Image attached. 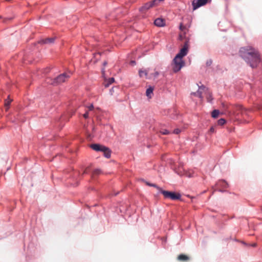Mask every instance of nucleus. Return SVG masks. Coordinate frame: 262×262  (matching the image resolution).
Segmentation results:
<instances>
[{"instance_id": "nucleus-2", "label": "nucleus", "mask_w": 262, "mask_h": 262, "mask_svg": "<svg viewBox=\"0 0 262 262\" xmlns=\"http://www.w3.org/2000/svg\"><path fill=\"white\" fill-rule=\"evenodd\" d=\"M90 147L95 151L103 152L104 156L106 158L111 157V151L108 147L99 144H91Z\"/></svg>"}, {"instance_id": "nucleus-10", "label": "nucleus", "mask_w": 262, "mask_h": 262, "mask_svg": "<svg viewBox=\"0 0 262 262\" xmlns=\"http://www.w3.org/2000/svg\"><path fill=\"white\" fill-rule=\"evenodd\" d=\"M150 71H151V69L149 68L145 70H140L139 71V76L142 77L144 75L146 78H147L149 76V73Z\"/></svg>"}, {"instance_id": "nucleus-14", "label": "nucleus", "mask_w": 262, "mask_h": 262, "mask_svg": "<svg viewBox=\"0 0 262 262\" xmlns=\"http://www.w3.org/2000/svg\"><path fill=\"white\" fill-rule=\"evenodd\" d=\"M178 260L182 261H187L189 260V257L186 255L181 254L178 256Z\"/></svg>"}, {"instance_id": "nucleus-33", "label": "nucleus", "mask_w": 262, "mask_h": 262, "mask_svg": "<svg viewBox=\"0 0 262 262\" xmlns=\"http://www.w3.org/2000/svg\"><path fill=\"white\" fill-rule=\"evenodd\" d=\"M106 64H107V62H106V61H104V62H103V65L105 66H106Z\"/></svg>"}, {"instance_id": "nucleus-38", "label": "nucleus", "mask_w": 262, "mask_h": 262, "mask_svg": "<svg viewBox=\"0 0 262 262\" xmlns=\"http://www.w3.org/2000/svg\"><path fill=\"white\" fill-rule=\"evenodd\" d=\"M261 211H262V207L261 208Z\"/></svg>"}, {"instance_id": "nucleus-32", "label": "nucleus", "mask_w": 262, "mask_h": 262, "mask_svg": "<svg viewBox=\"0 0 262 262\" xmlns=\"http://www.w3.org/2000/svg\"><path fill=\"white\" fill-rule=\"evenodd\" d=\"M146 184L148 186H152V184L151 183H150L149 182H146Z\"/></svg>"}, {"instance_id": "nucleus-20", "label": "nucleus", "mask_w": 262, "mask_h": 262, "mask_svg": "<svg viewBox=\"0 0 262 262\" xmlns=\"http://www.w3.org/2000/svg\"><path fill=\"white\" fill-rule=\"evenodd\" d=\"M220 114L219 111L217 110H214L212 111L211 113V116L213 118H216L219 116V115Z\"/></svg>"}, {"instance_id": "nucleus-9", "label": "nucleus", "mask_w": 262, "mask_h": 262, "mask_svg": "<svg viewBox=\"0 0 262 262\" xmlns=\"http://www.w3.org/2000/svg\"><path fill=\"white\" fill-rule=\"evenodd\" d=\"M209 0H198L196 2L193 1L192 3L193 10L200 7L205 5Z\"/></svg>"}, {"instance_id": "nucleus-17", "label": "nucleus", "mask_w": 262, "mask_h": 262, "mask_svg": "<svg viewBox=\"0 0 262 262\" xmlns=\"http://www.w3.org/2000/svg\"><path fill=\"white\" fill-rule=\"evenodd\" d=\"M114 78H109L108 80H105L104 82V85L105 88L108 87L110 84L114 82Z\"/></svg>"}, {"instance_id": "nucleus-30", "label": "nucleus", "mask_w": 262, "mask_h": 262, "mask_svg": "<svg viewBox=\"0 0 262 262\" xmlns=\"http://www.w3.org/2000/svg\"><path fill=\"white\" fill-rule=\"evenodd\" d=\"M94 108V106L93 104L90 105L88 106L89 111H92Z\"/></svg>"}, {"instance_id": "nucleus-25", "label": "nucleus", "mask_w": 262, "mask_h": 262, "mask_svg": "<svg viewBox=\"0 0 262 262\" xmlns=\"http://www.w3.org/2000/svg\"><path fill=\"white\" fill-rule=\"evenodd\" d=\"M152 187H154L155 188H156L161 193L162 192L163 189L159 187L158 186H157L156 184H152Z\"/></svg>"}, {"instance_id": "nucleus-24", "label": "nucleus", "mask_w": 262, "mask_h": 262, "mask_svg": "<svg viewBox=\"0 0 262 262\" xmlns=\"http://www.w3.org/2000/svg\"><path fill=\"white\" fill-rule=\"evenodd\" d=\"M160 133L162 135H168L169 134V132L167 129H161Z\"/></svg>"}, {"instance_id": "nucleus-19", "label": "nucleus", "mask_w": 262, "mask_h": 262, "mask_svg": "<svg viewBox=\"0 0 262 262\" xmlns=\"http://www.w3.org/2000/svg\"><path fill=\"white\" fill-rule=\"evenodd\" d=\"M217 185H219V186H222L224 188H227L228 187V183L224 180H222V181H220L219 182H218L217 183Z\"/></svg>"}, {"instance_id": "nucleus-6", "label": "nucleus", "mask_w": 262, "mask_h": 262, "mask_svg": "<svg viewBox=\"0 0 262 262\" xmlns=\"http://www.w3.org/2000/svg\"><path fill=\"white\" fill-rule=\"evenodd\" d=\"M161 193L164 195L166 199H170L172 200H180L181 198V194L177 193L174 192H171L163 190Z\"/></svg>"}, {"instance_id": "nucleus-34", "label": "nucleus", "mask_w": 262, "mask_h": 262, "mask_svg": "<svg viewBox=\"0 0 262 262\" xmlns=\"http://www.w3.org/2000/svg\"><path fill=\"white\" fill-rule=\"evenodd\" d=\"M256 246V244H255V243L252 245V246H253V247H255Z\"/></svg>"}, {"instance_id": "nucleus-36", "label": "nucleus", "mask_w": 262, "mask_h": 262, "mask_svg": "<svg viewBox=\"0 0 262 262\" xmlns=\"http://www.w3.org/2000/svg\"><path fill=\"white\" fill-rule=\"evenodd\" d=\"M211 61H210V62H207V64H211Z\"/></svg>"}, {"instance_id": "nucleus-11", "label": "nucleus", "mask_w": 262, "mask_h": 262, "mask_svg": "<svg viewBox=\"0 0 262 262\" xmlns=\"http://www.w3.org/2000/svg\"><path fill=\"white\" fill-rule=\"evenodd\" d=\"M154 24L158 27H163L165 26V20L162 18H158L155 20Z\"/></svg>"}, {"instance_id": "nucleus-15", "label": "nucleus", "mask_w": 262, "mask_h": 262, "mask_svg": "<svg viewBox=\"0 0 262 262\" xmlns=\"http://www.w3.org/2000/svg\"><path fill=\"white\" fill-rule=\"evenodd\" d=\"M12 101V99H10L9 96L8 97V98L5 99V107L6 108V111H7L9 108L10 104L11 102Z\"/></svg>"}, {"instance_id": "nucleus-23", "label": "nucleus", "mask_w": 262, "mask_h": 262, "mask_svg": "<svg viewBox=\"0 0 262 262\" xmlns=\"http://www.w3.org/2000/svg\"><path fill=\"white\" fill-rule=\"evenodd\" d=\"M179 39L181 40H183L185 37V32L184 31L183 33H180L179 34Z\"/></svg>"}, {"instance_id": "nucleus-29", "label": "nucleus", "mask_w": 262, "mask_h": 262, "mask_svg": "<svg viewBox=\"0 0 262 262\" xmlns=\"http://www.w3.org/2000/svg\"><path fill=\"white\" fill-rule=\"evenodd\" d=\"M180 132V130L179 129H176L173 130V133L175 134H178Z\"/></svg>"}, {"instance_id": "nucleus-8", "label": "nucleus", "mask_w": 262, "mask_h": 262, "mask_svg": "<svg viewBox=\"0 0 262 262\" xmlns=\"http://www.w3.org/2000/svg\"><path fill=\"white\" fill-rule=\"evenodd\" d=\"M189 47V41L187 40L185 41L183 47L180 50L179 53L176 56L181 58L186 56L188 53Z\"/></svg>"}, {"instance_id": "nucleus-12", "label": "nucleus", "mask_w": 262, "mask_h": 262, "mask_svg": "<svg viewBox=\"0 0 262 262\" xmlns=\"http://www.w3.org/2000/svg\"><path fill=\"white\" fill-rule=\"evenodd\" d=\"M159 75V72L156 71L155 69L154 70L153 72H151V71L149 73V76L147 77L148 79H155L158 77Z\"/></svg>"}, {"instance_id": "nucleus-27", "label": "nucleus", "mask_w": 262, "mask_h": 262, "mask_svg": "<svg viewBox=\"0 0 262 262\" xmlns=\"http://www.w3.org/2000/svg\"><path fill=\"white\" fill-rule=\"evenodd\" d=\"M180 29L181 30V31H184L186 29V28L185 26H184L182 24H181L180 25Z\"/></svg>"}, {"instance_id": "nucleus-21", "label": "nucleus", "mask_w": 262, "mask_h": 262, "mask_svg": "<svg viewBox=\"0 0 262 262\" xmlns=\"http://www.w3.org/2000/svg\"><path fill=\"white\" fill-rule=\"evenodd\" d=\"M101 173V171L100 169H96L94 170V171H93L92 177L94 178L95 176L100 174Z\"/></svg>"}, {"instance_id": "nucleus-7", "label": "nucleus", "mask_w": 262, "mask_h": 262, "mask_svg": "<svg viewBox=\"0 0 262 262\" xmlns=\"http://www.w3.org/2000/svg\"><path fill=\"white\" fill-rule=\"evenodd\" d=\"M158 4V0H152L151 2H149L145 4L142 7L140 8V11L142 12H145L147 10L149 9L150 8L157 5Z\"/></svg>"}, {"instance_id": "nucleus-4", "label": "nucleus", "mask_w": 262, "mask_h": 262, "mask_svg": "<svg viewBox=\"0 0 262 262\" xmlns=\"http://www.w3.org/2000/svg\"><path fill=\"white\" fill-rule=\"evenodd\" d=\"M222 106L227 110V113L230 116L236 115L237 114L236 112L242 109V107L240 105L233 106L230 105L228 106L224 103L222 104Z\"/></svg>"}, {"instance_id": "nucleus-31", "label": "nucleus", "mask_w": 262, "mask_h": 262, "mask_svg": "<svg viewBox=\"0 0 262 262\" xmlns=\"http://www.w3.org/2000/svg\"><path fill=\"white\" fill-rule=\"evenodd\" d=\"M209 132L211 133H213L214 132V128L213 127H211L209 129Z\"/></svg>"}, {"instance_id": "nucleus-5", "label": "nucleus", "mask_w": 262, "mask_h": 262, "mask_svg": "<svg viewBox=\"0 0 262 262\" xmlns=\"http://www.w3.org/2000/svg\"><path fill=\"white\" fill-rule=\"evenodd\" d=\"M182 58H183L176 56L173 59L172 69L174 72H178L184 66L185 62L182 60Z\"/></svg>"}, {"instance_id": "nucleus-3", "label": "nucleus", "mask_w": 262, "mask_h": 262, "mask_svg": "<svg viewBox=\"0 0 262 262\" xmlns=\"http://www.w3.org/2000/svg\"><path fill=\"white\" fill-rule=\"evenodd\" d=\"M70 77V74L63 73L54 79H48V83L53 85H58L66 82Z\"/></svg>"}, {"instance_id": "nucleus-28", "label": "nucleus", "mask_w": 262, "mask_h": 262, "mask_svg": "<svg viewBox=\"0 0 262 262\" xmlns=\"http://www.w3.org/2000/svg\"><path fill=\"white\" fill-rule=\"evenodd\" d=\"M83 117L85 119H86L89 117V113L88 111L86 112V113L83 114Z\"/></svg>"}, {"instance_id": "nucleus-1", "label": "nucleus", "mask_w": 262, "mask_h": 262, "mask_svg": "<svg viewBox=\"0 0 262 262\" xmlns=\"http://www.w3.org/2000/svg\"><path fill=\"white\" fill-rule=\"evenodd\" d=\"M241 56L252 68L257 66L260 62V55L258 51L251 46L241 48L239 50Z\"/></svg>"}, {"instance_id": "nucleus-37", "label": "nucleus", "mask_w": 262, "mask_h": 262, "mask_svg": "<svg viewBox=\"0 0 262 262\" xmlns=\"http://www.w3.org/2000/svg\"><path fill=\"white\" fill-rule=\"evenodd\" d=\"M211 61H210V62H207V64H211Z\"/></svg>"}, {"instance_id": "nucleus-16", "label": "nucleus", "mask_w": 262, "mask_h": 262, "mask_svg": "<svg viewBox=\"0 0 262 262\" xmlns=\"http://www.w3.org/2000/svg\"><path fill=\"white\" fill-rule=\"evenodd\" d=\"M54 38H47L40 41V43L50 44L54 42Z\"/></svg>"}, {"instance_id": "nucleus-26", "label": "nucleus", "mask_w": 262, "mask_h": 262, "mask_svg": "<svg viewBox=\"0 0 262 262\" xmlns=\"http://www.w3.org/2000/svg\"><path fill=\"white\" fill-rule=\"evenodd\" d=\"M206 98L208 102H211V100H212V96L210 94H208L206 96Z\"/></svg>"}, {"instance_id": "nucleus-18", "label": "nucleus", "mask_w": 262, "mask_h": 262, "mask_svg": "<svg viewBox=\"0 0 262 262\" xmlns=\"http://www.w3.org/2000/svg\"><path fill=\"white\" fill-rule=\"evenodd\" d=\"M153 90L154 89L151 87H150L146 90V95L148 98H151L152 95L153 94Z\"/></svg>"}, {"instance_id": "nucleus-35", "label": "nucleus", "mask_w": 262, "mask_h": 262, "mask_svg": "<svg viewBox=\"0 0 262 262\" xmlns=\"http://www.w3.org/2000/svg\"><path fill=\"white\" fill-rule=\"evenodd\" d=\"M88 172V170L87 169H86L84 171V173H87Z\"/></svg>"}, {"instance_id": "nucleus-13", "label": "nucleus", "mask_w": 262, "mask_h": 262, "mask_svg": "<svg viewBox=\"0 0 262 262\" xmlns=\"http://www.w3.org/2000/svg\"><path fill=\"white\" fill-rule=\"evenodd\" d=\"M205 89V87L200 88L196 92L192 93L191 94L202 98V92L203 91H204Z\"/></svg>"}, {"instance_id": "nucleus-22", "label": "nucleus", "mask_w": 262, "mask_h": 262, "mask_svg": "<svg viewBox=\"0 0 262 262\" xmlns=\"http://www.w3.org/2000/svg\"><path fill=\"white\" fill-rule=\"evenodd\" d=\"M218 124L220 125H223L226 123V120L224 119L221 118L218 120Z\"/></svg>"}]
</instances>
